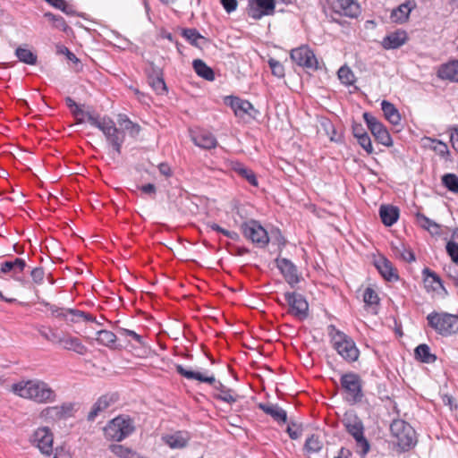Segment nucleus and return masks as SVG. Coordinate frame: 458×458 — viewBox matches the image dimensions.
<instances>
[{
    "mask_svg": "<svg viewBox=\"0 0 458 458\" xmlns=\"http://www.w3.org/2000/svg\"><path fill=\"white\" fill-rule=\"evenodd\" d=\"M88 122L103 132L107 142L117 154L121 153V148L124 141V131H127L131 137H136L140 131V125L131 122L125 115H119L118 118L121 131L116 128L114 121L106 116L99 118L93 114H88Z\"/></svg>",
    "mask_w": 458,
    "mask_h": 458,
    "instance_id": "nucleus-1",
    "label": "nucleus"
},
{
    "mask_svg": "<svg viewBox=\"0 0 458 458\" xmlns=\"http://www.w3.org/2000/svg\"><path fill=\"white\" fill-rule=\"evenodd\" d=\"M11 391L38 404L54 403L58 397L56 391L47 382L38 378L14 383L11 386Z\"/></svg>",
    "mask_w": 458,
    "mask_h": 458,
    "instance_id": "nucleus-2",
    "label": "nucleus"
},
{
    "mask_svg": "<svg viewBox=\"0 0 458 458\" xmlns=\"http://www.w3.org/2000/svg\"><path fill=\"white\" fill-rule=\"evenodd\" d=\"M176 371L181 376L188 379H195L199 382L214 385V388L219 392L217 394H216V399H219L229 404L234 403L238 400V394H235L232 389L227 388L221 382H216L213 374L206 375L198 371H192L186 369L182 365L176 366Z\"/></svg>",
    "mask_w": 458,
    "mask_h": 458,
    "instance_id": "nucleus-3",
    "label": "nucleus"
},
{
    "mask_svg": "<svg viewBox=\"0 0 458 458\" xmlns=\"http://www.w3.org/2000/svg\"><path fill=\"white\" fill-rule=\"evenodd\" d=\"M329 335L334 349L346 361H356L360 355L354 341L344 332L337 330L334 326L329 327Z\"/></svg>",
    "mask_w": 458,
    "mask_h": 458,
    "instance_id": "nucleus-4",
    "label": "nucleus"
},
{
    "mask_svg": "<svg viewBox=\"0 0 458 458\" xmlns=\"http://www.w3.org/2000/svg\"><path fill=\"white\" fill-rule=\"evenodd\" d=\"M428 325L440 335H458V316L446 312H431L427 316Z\"/></svg>",
    "mask_w": 458,
    "mask_h": 458,
    "instance_id": "nucleus-5",
    "label": "nucleus"
},
{
    "mask_svg": "<svg viewBox=\"0 0 458 458\" xmlns=\"http://www.w3.org/2000/svg\"><path fill=\"white\" fill-rule=\"evenodd\" d=\"M343 422L347 431L356 441L357 453L364 457L369 451V444L364 437V427L361 420L352 411H347L344 415Z\"/></svg>",
    "mask_w": 458,
    "mask_h": 458,
    "instance_id": "nucleus-6",
    "label": "nucleus"
},
{
    "mask_svg": "<svg viewBox=\"0 0 458 458\" xmlns=\"http://www.w3.org/2000/svg\"><path fill=\"white\" fill-rule=\"evenodd\" d=\"M134 424L131 418L120 415L113 419L104 428V434L106 439L120 442L134 431Z\"/></svg>",
    "mask_w": 458,
    "mask_h": 458,
    "instance_id": "nucleus-7",
    "label": "nucleus"
},
{
    "mask_svg": "<svg viewBox=\"0 0 458 458\" xmlns=\"http://www.w3.org/2000/svg\"><path fill=\"white\" fill-rule=\"evenodd\" d=\"M74 404L63 403L59 405L47 406L38 412V419L47 424H55L73 416Z\"/></svg>",
    "mask_w": 458,
    "mask_h": 458,
    "instance_id": "nucleus-8",
    "label": "nucleus"
},
{
    "mask_svg": "<svg viewBox=\"0 0 458 458\" xmlns=\"http://www.w3.org/2000/svg\"><path fill=\"white\" fill-rule=\"evenodd\" d=\"M390 430L401 449L407 450L414 445L415 431L410 424L401 420H394Z\"/></svg>",
    "mask_w": 458,
    "mask_h": 458,
    "instance_id": "nucleus-9",
    "label": "nucleus"
},
{
    "mask_svg": "<svg viewBox=\"0 0 458 458\" xmlns=\"http://www.w3.org/2000/svg\"><path fill=\"white\" fill-rule=\"evenodd\" d=\"M340 381L348 402L354 403L361 400L363 396L361 379L358 374L353 372L344 374Z\"/></svg>",
    "mask_w": 458,
    "mask_h": 458,
    "instance_id": "nucleus-10",
    "label": "nucleus"
},
{
    "mask_svg": "<svg viewBox=\"0 0 458 458\" xmlns=\"http://www.w3.org/2000/svg\"><path fill=\"white\" fill-rule=\"evenodd\" d=\"M242 232L246 238L260 247H265L269 242L266 229L254 220L245 223L242 225Z\"/></svg>",
    "mask_w": 458,
    "mask_h": 458,
    "instance_id": "nucleus-11",
    "label": "nucleus"
},
{
    "mask_svg": "<svg viewBox=\"0 0 458 458\" xmlns=\"http://www.w3.org/2000/svg\"><path fill=\"white\" fill-rule=\"evenodd\" d=\"M363 118L371 133L379 143L386 147L392 146L393 140L388 131L376 117L369 113H364Z\"/></svg>",
    "mask_w": 458,
    "mask_h": 458,
    "instance_id": "nucleus-12",
    "label": "nucleus"
},
{
    "mask_svg": "<svg viewBox=\"0 0 458 458\" xmlns=\"http://www.w3.org/2000/svg\"><path fill=\"white\" fill-rule=\"evenodd\" d=\"M291 58L298 65L310 70H317L318 68V62L312 50L306 47L301 46L291 51Z\"/></svg>",
    "mask_w": 458,
    "mask_h": 458,
    "instance_id": "nucleus-13",
    "label": "nucleus"
},
{
    "mask_svg": "<svg viewBox=\"0 0 458 458\" xmlns=\"http://www.w3.org/2000/svg\"><path fill=\"white\" fill-rule=\"evenodd\" d=\"M31 441L43 454H52L54 437L48 427L38 428L32 435Z\"/></svg>",
    "mask_w": 458,
    "mask_h": 458,
    "instance_id": "nucleus-14",
    "label": "nucleus"
},
{
    "mask_svg": "<svg viewBox=\"0 0 458 458\" xmlns=\"http://www.w3.org/2000/svg\"><path fill=\"white\" fill-rule=\"evenodd\" d=\"M285 301L289 305V311L299 319H304L308 316L309 304L305 298L299 293H286Z\"/></svg>",
    "mask_w": 458,
    "mask_h": 458,
    "instance_id": "nucleus-15",
    "label": "nucleus"
},
{
    "mask_svg": "<svg viewBox=\"0 0 458 458\" xmlns=\"http://www.w3.org/2000/svg\"><path fill=\"white\" fill-rule=\"evenodd\" d=\"M51 314L58 318L71 323H78L81 320L93 321L94 318L89 315L79 310L59 308L51 306Z\"/></svg>",
    "mask_w": 458,
    "mask_h": 458,
    "instance_id": "nucleus-16",
    "label": "nucleus"
},
{
    "mask_svg": "<svg viewBox=\"0 0 458 458\" xmlns=\"http://www.w3.org/2000/svg\"><path fill=\"white\" fill-rule=\"evenodd\" d=\"M276 267L284 277L285 281L293 287L301 282V276L298 272L296 266L285 258L276 259Z\"/></svg>",
    "mask_w": 458,
    "mask_h": 458,
    "instance_id": "nucleus-17",
    "label": "nucleus"
},
{
    "mask_svg": "<svg viewBox=\"0 0 458 458\" xmlns=\"http://www.w3.org/2000/svg\"><path fill=\"white\" fill-rule=\"evenodd\" d=\"M275 9V0H254L250 3L248 15L255 20L272 14Z\"/></svg>",
    "mask_w": 458,
    "mask_h": 458,
    "instance_id": "nucleus-18",
    "label": "nucleus"
},
{
    "mask_svg": "<svg viewBox=\"0 0 458 458\" xmlns=\"http://www.w3.org/2000/svg\"><path fill=\"white\" fill-rule=\"evenodd\" d=\"M332 9L342 15L357 17L360 13V6L354 0H327Z\"/></svg>",
    "mask_w": 458,
    "mask_h": 458,
    "instance_id": "nucleus-19",
    "label": "nucleus"
},
{
    "mask_svg": "<svg viewBox=\"0 0 458 458\" xmlns=\"http://www.w3.org/2000/svg\"><path fill=\"white\" fill-rule=\"evenodd\" d=\"M26 267V262L20 258H14L1 263L0 270L4 274H11L12 277L20 282H23L21 274Z\"/></svg>",
    "mask_w": 458,
    "mask_h": 458,
    "instance_id": "nucleus-20",
    "label": "nucleus"
},
{
    "mask_svg": "<svg viewBox=\"0 0 458 458\" xmlns=\"http://www.w3.org/2000/svg\"><path fill=\"white\" fill-rule=\"evenodd\" d=\"M225 103L233 109L234 114L238 117H244L246 114L251 115V111L254 110L253 106L249 101L236 97H226Z\"/></svg>",
    "mask_w": 458,
    "mask_h": 458,
    "instance_id": "nucleus-21",
    "label": "nucleus"
},
{
    "mask_svg": "<svg viewBox=\"0 0 458 458\" xmlns=\"http://www.w3.org/2000/svg\"><path fill=\"white\" fill-rule=\"evenodd\" d=\"M57 344L64 350L72 351L80 355H83L87 352V347L81 343V341L71 335H64L57 340Z\"/></svg>",
    "mask_w": 458,
    "mask_h": 458,
    "instance_id": "nucleus-22",
    "label": "nucleus"
},
{
    "mask_svg": "<svg viewBox=\"0 0 458 458\" xmlns=\"http://www.w3.org/2000/svg\"><path fill=\"white\" fill-rule=\"evenodd\" d=\"M191 137L195 145L202 148L210 149L217 144L214 135L203 130L191 131Z\"/></svg>",
    "mask_w": 458,
    "mask_h": 458,
    "instance_id": "nucleus-23",
    "label": "nucleus"
},
{
    "mask_svg": "<svg viewBox=\"0 0 458 458\" xmlns=\"http://www.w3.org/2000/svg\"><path fill=\"white\" fill-rule=\"evenodd\" d=\"M416 7L414 1H407L394 9L390 19L394 23H404L408 21L411 12Z\"/></svg>",
    "mask_w": 458,
    "mask_h": 458,
    "instance_id": "nucleus-24",
    "label": "nucleus"
},
{
    "mask_svg": "<svg viewBox=\"0 0 458 458\" xmlns=\"http://www.w3.org/2000/svg\"><path fill=\"white\" fill-rule=\"evenodd\" d=\"M375 266L381 276L387 281H396L398 275L392 263L385 257L375 259Z\"/></svg>",
    "mask_w": 458,
    "mask_h": 458,
    "instance_id": "nucleus-25",
    "label": "nucleus"
},
{
    "mask_svg": "<svg viewBox=\"0 0 458 458\" xmlns=\"http://www.w3.org/2000/svg\"><path fill=\"white\" fill-rule=\"evenodd\" d=\"M407 34L404 30H397L386 36L382 40V47L385 49H395L407 41Z\"/></svg>",
    "mask_w": 458,
    "mask_h": 458,
    "instance_id": "nucleus-26",
    "label": "nucleus"
},
{
    "mask_svg": "<svg viewBox=\"0 0 458 458\" xmlns=\"http://www.w3.org/2000/svg\"><path fill=\"white\" fill-rule=\"evenodd\" d=\"M437 76L442 80L458 81V61L442 64L437 71Z\"/></svg>",
    "mask_w": 458,
    "mask_h": 458,
    "instance_id": "nucleus-27",
    "label": "nucleus"
},
{
    "mask_svg": "<svg viewBox=\"0 0 458 458\" xmlns=\"http://www.w3.org/2000/svg\"><path fill=\"white\" fill-rule=\"evenodd\" d=\"M167 445L173 449L183 448L186 446L190 437L186 432L178 431L163 437Z\"/></svg>",
    "mask_w": 458,
    "mask_h": 458,
    "instance_id": "nucleus-28",
    "label": "nucleus"
},
{
    "mask_svg": "<svg viewBox=\"0 0 458 458\" xmlns=\"http://www.w3.org/2000/svg\"><path fill=\"white\" fill-rule=\"evenodd\" d=\"M379 215L383 224L391 226L399 217V209L391 205H383L380 207Z\"/></svg>",
    "mask_w": 458,
    "mask_h": 458,
    "instance_id": "nucleus-29",
    "label": "nucleus"
},
{
    "mask_svg": "<svg viewBox=\"0 0 458 458\" xmlns=\"http://www.w3.org/2000/svg\"><path fill=\"white\" fill-rule=\"evenodd\" d=\"M421 141L423 147L432 149L442 157H445L449 155L447 145L441 140L425 137L421 140Z\"/></svg>",
    "mask_w": 458,
    "mask_h": 458,
    "instance_id": "nucleus-30",
    "label": "nucleus"
},
{
    "mask_svg": "<svg viewBox=\"0 0 458 458\" xmlns=\"http://www.w3.org/2000/svg\"><path fill=\"white\" fill-rule=\"evenodd\" d=\"M423 275L425 276L424 277L425 287L428 290L438 292L440 289H442L445 291L442 281L436 273L432 272L428 268H425L423 270Z\"/></svg>",
    "mask_w": 458,
    "mask_h": 458,
    "instance_id": "nucleus-31",
    "label": "nucleus"
},
{
    "mask_svg": "<svg viewBox=\"0 0 458 458\" xmlns=\"http://www.w3.org/2000/svg\"><path fill=\"white\" fill-rule=\"evenodd\" d=\"M97 342L104 345L109 349H118L119 345L117 344V337L116 335L108 330H99L97 333Z\"/></svg>",
    "mask_w": 458,
    "mask_h": 458,
    "instance_id": "nucleus-32",
    "label": "nucleus"
},
{
    "mask_svg": "<svg viewBox=\"0 0 458 458\" xmlns=\"http://www.w3.org/2000/svg\"><path fill=\"white\" fill-rule=\"evenodd\" d=\"M259 407L267 414L270 415L277 421L284 422L286 420V412L281 407L272 403H259Z\"/></svg>",
    "mask_w": 458,
    "mask_h": 458,
    "instance_id": "nucleus-33",
    "label": "nucleus"
},
{
    "mask_svg": "<svg viewBox=\"0 0 458 458\" xmlns=\"http://www.w3.org/2000/svg\"><path fill=\"white\" fill-rule=\"evenodd\" d=\"M381 108L384 112L386 119L394 125H397L401 122V115L395 106L386 101L383 100L381 103Z\"/></svg>",
    "mask_w": 458,
    "mask_h": 458,
    "instance_id": "nucleus-34",
    "label": "nucleus"
},
{
    "mask_svg": "<svg viewBox=\"0 0 458 458\" xmlns=\"http://www.w3.org/2000/svg\"><path fill=\"white\" fill-rule=\"evenodd\" d=\"M324 446L323 439L320 436L313 434L306 439L304 448L309 454L319 453Z\"/></svg>",
    "mask_w": 458,
    "mask_h": 458,
    "instance_id": "nucleus-35",
    "label": "nucleus"
},
{
    "mask_svg": "<svg viewBox=\"0 0 458 458\" xmlns=\"http://www.w3.org/2000/svg\"><path fill=\"white\" fill-rule=\"evenodd\" d=\"M112 398L108 396H101L92 406L91 411L88 415L89 420H94L95 418L106 408L109 407Z\"/></svg>",
    "mask_w": 458,
    "mask_h": 458,
    "instance_id": "nucleus-36",
    "label": "nucleus"
},
{
    "mask_svg": "<svg viewBox=\"0 0 458 458\" xmlns=\"http://www.w3.org/2000/svg\"><path fill=\"white\" fill-rule=\"evenodd\" d=\"M415 357L424 363H433L437 360L436 355L431 353L430 348L425 344L416 347Z\"/></svg>",
    "mask_w": 458,
    "mask_h": 458,
    "instance_id": "nucleus-37",
    "label": "nucleus"
},
{
    "mask_svg": "<svg viewBox=\"0 0 458 458\" xmlns=\"http://www.w3.org/2000/svg\"><path fill=\"white\" fill-rule=\"evenodd\" d=\"M109 449L114 454H115L119 458H145L140 456L139 454L132 451L131 449L122 445H111L109 446Z\"/></svg>",
    "mask_w": 458,
    "mask_h": 458,
    "instance_id": "nucleus-38",
    "label": "nucleus"
},
{
    "mask_svg": "<svg viewBox=\"0 0 458 458\" xmlns=\"http://www.w3.org/2000/svg\"><path fill=\"white\" fill-rule=\"evenodd\" d=\"M193 68L199 76L208 81H213L215 79L213 70L208 67L202 60H194Z\"/></svg>",
    "mask_w": 458,
    "mask_h": 458,
    "instance_id": "nucleus-39",
    "label": "nucleus"
},
{
    "mask_svg": "<svg viewBox=\"0 0 458 458\" xmlns=\"http://www.w3.org/2000/svg\"><path fill=\"white\" fill-rule=\"evenodd\" d=\"M15 55L21 62L26 64L34 65L37 64V55L26 47H18L15 50Z\"/></svg>",
    "mask_w": 458,
    "mask_h": 458,
    "instance_id": "nucleus-40",
    "label": "nucleus"
},
{
    "mask_svg": "<svg viewBox=\"0 0 458 458\" xmlns=\"http://www.w3.org/2000/svg\"><path fill=\"white\" fill-rule=\"evenodd\" d=\"M337 75L341 82L346 86L352 85L355 81L354 73L348 66H342L338 70Z\"/></svg>",
    "mask_w": 458,
    "mask_h": 458,
    "instance_id": "nucleus-41",
    "label": "nucleus"
},
{
    "mask_svg": "<svg viewBox=\"0 0 458 458\" xmlns=\"http://www.w3.org/2000/svg\"><path fill=\"white\" fill-rule=\"evenodd\" d=\"M233 170L242 177L246 178L250 184L254 186L258 184L257 179L252 171L245 167L243 165L239 163L235 164L233 165Z\"/></svg>",
    "mask_w": 458,
    "mask_h": 458,
    "instance_id": "nucleus-42",
    "label": "nucleus"
},
{
    "mask_svg": "<svg viewBox=\"0 0 458 458\" xmlns=\"http://www.w3.org/2000/svg\"><path fill=\"white\" fill-rule=\"evenodd\" d=\"M443 184L452 192H458V176L454 174H446L442 177Z\"/></svg>",
    "mask_w": 458,
    "mask_h": 458,
    "instance_id": "nucleus-43",
    "label": "nucleus"
},
{
    "mask_svg": "<svg viewBox=\"0 0 458 458\" xmlns=\"http://www.w3.org/2000/svg\"><path fill=\"white\" fill-rule=\"evenodd\" d=\"M65 101L72 113L77 117L79 123L83 122V118L80 117V115H86L88 117V114H90L89 113L85 114L80 106L71 98H67Z\"/></svg>",
    "mask_w": 458,
    "mask_h": 458,
    "instance_id": "nucleus-44",
    "label": "nucleus"
},
{
    "mask_svg": "<svg viewBox=\"0 0 458 458\" xmlns=\"http://www.w3.org/2000/svg\"><path fill=\"white\" fill-rule=\"evenodd\" d=\"M268 64L272 71V73L275 76H276L278 78H283L284 76V68L280 62H278L273 58H270L268 60Z\"/></svg>",
    "mask_w": 458,
    "mask_h": 458,
    "instance_id": "nucleus-45",
    "label": "nucleus"
},
{
    "mask_svg": "<svg viewBox=\"0 0 458 458\" xmlns=\"http://www.w3.org/2000/svg\"><path fill=\"white\" fill-rule=\"evenodd\" d=\"M363 301L369 305L377 304L378 302V296L372 288L368 287L364 291Z\"/></svg>",
    "mask_w": 458,
    "mask_h": 458,
    "instance_id": "nucleus-46",
    "label": "nucleus"
},
{
    "mask_svg": "<svg viewBox=\"0 0 458 458\" xmlns=\"http://www.w3.org/2000/svg\"><path fill=\"white\" fill-rule=\"evenodd\" d=\"M150 85L157 94H164L166 92L165 83L160 77L151 79Z\"/></svg>",
    "mask_w": 458,
    "mask_h": 458,
    "instance_id": "nucleus-47",
    "label": "nucleus"
},
{
    "mask_svg": "<svg viewBox=\"0 0 458 458\" xmlns=\"http://www.w3.org/2000/svg\"><path fill=\"white\" fill-rule=\"evenodd\" d=\"M182 35L190 43L193 45H198V40L201 38V36L194 29L184 30Z\"/></svg>",
    "mask_w": 458,
    "mask_h": 458,
    "instance_id": "nucleus-48",
    "label": "nucleus"
},
{
    "mask_svg": "<svg viewBox=\"0 0 458 458\" xmlns=\"http://www.w3.org/2000/svg\"><path fill=\"white\" fill-rule=\"evenodd\" d=\"M359 144L360 147L368 153L371 154L373 152V148L371 144V140L369 136L367 134L363 135L362 137H360L358 140Z\"/></svg>",
    "mask_w": 458,
    "mask_h": 458,
    "instance_id": "nucleus-49",
    "label": "nucleus"
},
{
    "mask_svg": "<svg viewBox=\"0 0 458 458\" xmlns=\"http://www.w3.org/2000/svg\"><path fill=\"white\" fill-rule=\"evenodd\" d=\"M208 227L214 231L223 233L225 236H226L230 239H233V240L236 239L238 236V234L235 232L224 229L215 223L208 224Z\"/></svg>",
    "mask_w": 458,
    "mask_h": 458,
    "instance_id": "nucleus-50",
    "label": "nucleus"
},
{
    "mask_svg": "<svg viewBox=\"0 0 458 458\" xmlns=\"http://www.w3.org/2000/svg\"><path fill=\"white\" fill-rule=\"evenodd\" d=\"M119 333L123 335L130 336L132 339H134L137 343H139L140 345H144V341L142 337L138 335L136 332L125 328H121L119 330Z\"/></svg>",
    "mask_w": 458,
    "mask_h": 458,
    "instance_id": "nucleus-51",
    "label": "nucleus"
},
{
    "mask_svg": "<svg viewBox=\"0 0 458 458\" xmlns=\"http://www.w3.org/2000/svg\"><path fill=\"white\" fill-rule=\"evenodd\" d=\"M44 270L41 267H36L30 273L33 282L37 284H42L44 280Z\"/></svg>",
    "mask_w": 458,
    "mask_h": 458,
    "instance_id": "nucleus-52",
    "label": "nucleus"
},
{
    "mask_svg": "<svg viewBox=\"0 0 458 458\" xmlns=\"http://www.w3.org/2000/svg\"><path fill=\"white\" fill-rule=\"evenodd\" d=\"M446 251L454 262H458V244L447 242Z\"/></svg>",
    "mask_w": 458,
    "mask_h": 458,
    "instance_id": "nucleus-53",
    "label": "nucleus"
},
{
    "mask_svg": "<svg viewBox=\"0 0 458 458\" xmlns=\"http://www.w3.org/2000/svg\"><path fill=\"white\" fill-rule=\"evenodd\" d=\"M402 250H399L400 252V256L401 258L407 261V262H411L413 260H415V257H414V254L412 253V251L409 249H406L403 245L401 246Z\"/></svg>",
    "mask_w": 458,
    "mask_h": 458,
    "instance_id": "nucleus-54",
    "label": "nucleus"
},
{
    "mask_svg": "<svg viewBox=\"0 0 458 458\" xmlns=\"http://www.w3.org/2000/svg\"><path fill=\"white\" fill-rule=\"evenodd\" d=\"M417 221L418 224L426 230L434 223V221L421 214L417 215Z\"/></svg>",
    "mask_w": 458,
    "mask_h": 458,
    "instance_id": "nucleus-55",
    "label": "nucleus"
},
{
    "mask_svg": "<svg viewBox=\"0 0 458 458\" xmlns=\"http://www.w3.org/2000/svg\"><path fill=\"white\" fill-rule=\"evenodd\" d=\"M53 458H72L70 451L64 446L55 449V456Z\"/></svg>",
    "mask_w": 458,
    "mask_h": 458,
    "instance_id": "nucleus-56",
    "label": "nucleus"
},
{
    "mask_svg": "<svg viewBox=\"0 0 458 458\" xmlns=\"http://www.w3.org/2000/svg\"><path fill=\"white\" fill-rule=\"evenodd\" d=\"M221 4L227 13L233 12L237 7L236 0H221Z\"/></svg>",
    "mask_w": 458,
    "mask_h": 458,
    "instance_id": "nucleus-57",
    "label": "nucleus"
},
{
    "mask_svg": "<svg viewBox=\"0 0 458 458\" xmlns=\"http://www.w3.org/2000/svg\"><path fill=\"white\" fill-rule=\"evenodd\" d=\"M450 141L454 149L458 153V127L451 131Z\"/></svg>",
    "mask_w": 458,
    "mask_h": 458,
    "instance_id": "nucleus-58",
    "label": "nucleus"
},
{
    "mask_svg": "<svg viewBox=\"0 0 458 458\" xmlns=\"http://www.w3.org/2000/svg\"><path fill=\"white\" fill-rule=\"evenodd\" d=\"M352 131L354 137L358 140L360 137H362L363 135L367 134V132L364 131L362 126L360 124H355L352 126Z\"/></svg>",
    "mask_w": 458,
    "mask_h": 458,
    "instance_id": "nucleus-59",
    "label": "nucleus"
},
{
    "mask_svg": "<svg viewBox=\"0 0 458 458\" xmlns=\"http://www.w3.org/2000/svg\"><path fill=\"white\" fill-rule=\"evenodd\" d=\"M140 191L146 194H155L156 193V187L152 183H148L145 185H142L140 188Z\"/></svg>",
    "mask_w": 458,
    "mask_h": 458,
    "instance_id": "nucleus-60",
    "label": "nucleus"
},
{
    "mask_svg": "<svg viewBox=\"0 0 458 458\" xmlns=\"http://www.w3.org/2000/svg\"><path fill=\"white\" fill-rule=\"evenodd\" d=\"M54 24L56 28L62 30H65L66 28H67V25L65 23V21L64 20L63 17L61 16H58L57 18H55V21H54Z\"/></svg>",
    "mask_w": 458,
    "mask_h": 458,
    "instance_id": "nucleus-61",
    "label": "nucleus"
},
{
    "mask_svg": "<svg viewBox=\"0 0 458 458\" xmlns=\"http://www.w3.org/2000/svg\"><path fill=\"white\" fill-rule=\"evenodd\" d=\"M287 432L292 439H297L301 437V431L299 428H294L293 427H288Z\"/></svg>",
    "mask_w": 458,
    "mask_h": 458,
    "instance_id": "nucleus-62",
    "label": "nucleus"
},
{
    "mask_svg": "<svg viewBox=\"0 0 458 458\" xmlns=\"http://www.w3.org/2000/svg\"><path fill=\"white\" fill-rule=\"evenodd\" d=\"M352 453L349 449L341 448L338 454L335 458H351Z\"/></svg>",
    "mask_w": 458,
    "mask_h": 458,
    "instance_id": "nucleus-63",
    "label": "nucleus"
},
{
    "mask_svg": "<svg viewBox=\"0 0 458 458\" xmlns=\"http://www.w3.org/2000/svg\"><path fill=\"white\" fill-rule=\"evenodd\" d=\"M428 231L432 234V235H437V234H439L440 233V225H437L436 222H434L430 227L428 228Z\"/></svg>",
    "mask_w": 458,
    "mask_h": 458,
    "instance_id": "nucleus-64",
    "label": "nucleus"
}]
</instances>
